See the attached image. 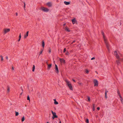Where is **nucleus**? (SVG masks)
<instances>
[{
  "label": "nucleus",
  "mask_w": 123,
  "mask_h": 123,
  "mask_svg": "<svg viewBox=\"0 0 123 123\" xmlns=\"http://www.w3.org/2000/svg\"><path fill=\"white\" fill-rule=\"evenodd\" d=\"M72 21L73 24H74L77 23V21L75 18H74L72 20Z\"/></svg>",
  "instance_id": "obj_14"
},
{
  "label": "nucleus",
  "mask_w": 123,
  "mask_h": 123,
  "mask_svg": "<svg viewBox=\"0 0 123 123\" xmlns=\"http://www.w3.org/2000/svg\"><path fill=\"white\" fill-rule=\"evenodd\" d=\"M66 51V48H64V50H63V52H65Z\"/></svg>",
  "instance_id": "obj_38"
},
{
  "label": "nucleus",
  "mask_w": 123,
  "mask_h": 123,
  "mask_svg": "<svg viewBox=\"0 0 123 123\" xmlns=\"http://www.w3.org/2000/svg\"><path fill=\"white\" fill-rule=\"evenodd\" d=\"M53 100L54 101V104L55 105H58V103L57 102L55 99H54Z\"/></svg>",
  "instance_id": "obj_16"
},
{
  "label": "nucleus",
  "mask_w": 123,
  "mask_h": 123,
  "mask_svg": "<svg viewBox=\"0 0 123 123\" xmlns=\"http://www.w3.org/2000/svg\"><path fill=\"white\" fill-rule=\"evenodd\" d=\"M103 39L104 40L105 42V43H106V44H107V41L106 40V37H105V36L103 33Z\"/></svg>",
  "instance_id": "obj_13"
},
{
  "label": "nucleus",
  "mask_w": 123,
  "mask_h": 123,
  "mask_svg": "<svg viewBox=\"0 0 123 123\" xmlns=\"http://www.w3.org/2000/svg\"><path fill=\"white\" fill-rule=\"evenodd\" d=\"M10 31V28H6L3 30V33L4 34H6L9 32Z\"/></svg>",
  "instance_id": "obj_5"
},
{
  "label": "nucleus",
  "mask_w": 123,
  "mask_h": 123,
  "mask_svg": "<svg viewBox=\"0 0 123 123\" xmlns=\"http://www.w3.org/2000/svg\"><path fill=\"white\" fill-rule=\"evenodd\" d=\"M25 117L24 116H23L21 118V120L22 122H23L25 120Z\"/></svg>",
  "instance_id": "obj_19"
},
{
  "label": "nucleus",
  "mask_w": 123,
  "mask_h": 123,
  "mask_svg": "<svg viewBox=\"0 0 123 123\" xmlns=\"http://www.w3.org/2000/svg\"><path fill=\"white\" fill-rule=\"evenodd\" d=\"M59 123H61V121H60Z\"/></svg>",
  "instance_id": "obj_45"
},
{
  "label": "nucleus",
  "mask_w": 123,
  "mask_h": 123,
  "mask_svg": "<svg viewBox=\"0 0 123 123\" xmlns=\"http://www.w3.org/2000/svg\"><path fill=\"white\" fill-rule=\"evenodd\" d=\"M46 123H49L48 122H47Z\"/></svg>",
  "instance_id": "obj_47"
},
{
  "label": "nucleus",
  "mask_w": 123,
  "mask_h": 123,
  "mask_svg": "<svg viewBox=\"0 0 123 123\" xmlns=\"http://www.w3.org/2000/svg\"><path fill=\"white\" fill-rule=\"evenodd\" d=\"M10 88L9 87H8L7 88V91L8 92H10Z\"/></svg>",
  "instance_id": "obj_27"
},
{
  "label": "nucleus",
  "mask_w": 123,
  "mask_h": 123,
  "mask_svg": "<svg viewBox=\"0 0 123 123\" xmlns=\"http://www.w3.org/2000/svg\"><path fill=\"white\" fill-rule=\"evenodd\" d=\"M65 24H64L63 25L64 26H65Z\"/></svg>",
  "instance_id": "obj_44"
},
{
  "label": "nucleus",
  "mask_w": 123,
  "mask_h": 123,
  "mask_svg": "<svg viewBox=\"0 0 123 123\" xmlns=\"http://www.w3.org/2000/svg\"><path fill=\"white\" fill-rule=\"evenodd\" d=\"M94 59V58H92L91 60H93V59Z\"/></svg>",
  "instance_id": "obj_41"
},
{
  "label": "nucleus",
  "mask_w": 123,
  "mask_h": 123,
  "mask_svg": "<svg viewBox=\"0 0 123 123\" xmlns=\"http://www.w3.org/2000/svg\"><path fill=\"white\" fill-rule=\"evenodd\" d=\"M51 51V49L50 48H49L48 50V52L49 53H50Z\"/></svg>",
  "instance_id": "obj_30"
},
{
  "label": "nucleus",
  "mask_w": 123,
  "mask_h": 123,
  "mask_svg": "<svg viewBox=\"0 0 123 123\" xmlns=\"http://www.w3.org/2000/svg\"><path fill=\"white\" fill-rule=\"evenodd\" d=\"M97 109L99 111L100 110V108L99 107H97Z\"/></svg>",
  "instance_id": "obj_37"
},
{
  "label": "nucleus",
  "mask_w": 123,
  "mask_h": 123,
  "mask_svg": "<svg viewBox=\"0 0 123 123\" xmlns=\"http://www.w3.org/2000/svg\"><path fill=\"white\" fill-rule=\"evenodd\" d=\"M60 61L61 65L64 64L65 63V60L63 59H60Z\"/></svg>",
  "instance_id": "obj_9"
},
{
  "label": "nucleus",
  "mask_w": 123,
  "mask_h": 123,
  "mask_svg": "<svg viewBox=\"0 0 123 123\" xmlns=\"http://www.w3.org/2000/svg\"><path fill=\"white\" fill-rule=\"evenodd\" d=\"M27 100H29V101H30V98L29 96H28L27 97Z\"/></svg>",
  "instance_id": "obj_34"
},
{
  "label": "nucleus",
  "mask_w": 123,
  "mask_h": 123,
  "mask_svg": "<svg viewBox=\"0 0 123 123\" xmlns=\"http://www.w3.org/2000/svg\"><path fill=\"white\" fill-rule=\"evenodd\" d=\"M15 15L16 16H17L18 15V13L17 12H16L15 13Z\"/></svg>",
  "instance_id": "obj_36"
},
{
  "label": "nucleus",
  "mask_w": 123,
  "mask_h": 123,
  "mask_svg": "<svg viewBox=\"0 0 123 123\" xmlns=\"http://www.w3.org/2000/svg\"><path fill=\"white\" fill-rule=\"evenodd\" d=\"M87 101L88 102H90V99L89 97L88 96L87 97Z\"/></svg>",
  "instance_id": "obj_24"
},
{
  "label": "nucleus",
  "mask_w": 123,
  "mask_h": 123,
  "mask_svg": "<svg viewBox=\"0 0 123 123\" xmlns=\"http://www.w3.org/2000/svg\"><path fill=\"white\" fill-rule=\"evenodd\" d=\"M85 122L86 123H89V120L88 119H86Z\"/></svg>",
  "instance_id": "obj_26"
},
{
  "label": "nucleus",
  "mask_w": 123,
  "mask_h": 123,
  "mask_svg": "<svg viewBox=\"0 0 123 123\" xmlns=\"http://www.w3.org/2000/svg\"><path fill=\"white\" fill-rule=\"evenodd\" d=\"M44 45H45V43H44V42L43 41H42V46L43 48H43L44 47Z\"/></svg>",
  "instance_id": "obj_18"
},
{
  "label": "nucleus",
  "mask_w": 123,
  "mask_h": 123,
  "mask_svg": "<svg viewBox=\"0 0 123 123\" xmlns=\"http://www.w3.org/2000/svg\"><path fill=\"white\" fill-rule=\"evenodd\" d=\"M78 83L80 85V86L82 85V84L80 82H78Z\"/></svg>",
  "instance_id": "obj_31"
},
{
  "label": "nucleus",
  "mask_w": 123,
  "mask_h": 123,
  "mask_svg": "<svg viewBox=\"0 0 123 123\" xmlns=\"http://www.w3.org/2000/svg\"><path fill=\"white\" fill-rule=\"evenodd\" d=\"M53 115V116L58 117L56 115V113L55 112H53L52 111H51Z\"/></svg>",
  "instance_id": "obj_15"
},
{
  "label": "nucleus",
  "mask_w": 123,
  "mask_h": 123,
  "mask_svg": "<svg viewBox=\"0 0 123 123\" xmlns=\"http://www.w3.org/2000/svg\"><path fill=\"white\" fill-rule=\"evenodd\" d=\"M52 3L51 2H48L46 4V5L48 7H51L52 6Z\"/></svg>",
  "instance_id": "obj_10"
},
{
  "label": "nucleus",
  "mask_w": 123,
  "mask_h": 123,
  "mask_svg": "<svg viewBox=\"0 0 123 123\" xmlns=\"http://www.w3.org/2000/svg\"><path fill=\"white\" fill-rule=\"evenodd\" d=\"M40 9L42 11L46 12H48L49 11V9L48 8L44 6L41 7Z\"/></svg>",
  "instance_id": "obj_2"
},
{
  "label": "nucleus",
  "mask_w": 123,
  "mask_h": 123,
  "mask_svg": "<svg viewBox=\"0 0 123 123\" xmlns=\"http://www.w3.org/2000/svg\"><path fill=\"white\" fill-rule=\"evenodd\" d=\"M75 42V41H73V42L71 43V44H72L74 42Z\"/></svg>",
  "instance_id": "obj_42"
},
{
  "label": "nucleus",
  "mask_w": 123,
  "mask_h": 123,
  "mask_svg": "<svg viewBox=\"0 0 123 123\" xmlns=\"http://www.w3.org/2000/svg\"><path fill=\"white\" fill-rule=\"evenodd\" d=\"M58 117H54V116H52V118L53 119H54L55 118H57Z\"/></svg>",
  "instance_id": "obj_32"
},
{
  "label": "nucleus",
  "mask_w": 123,
  "mask_h": 123,
  "mask_svg": "<svg viewBox=\"0 0 123 123\" xmlns=\"http://www.w3.org/2000/svg\"><path fill=\"white\" fill-rule=\"evenodd\" d=\"M35 67L34 65H33V66L32 71L34 72V71L35 69Z\"/></svg>",
  "instance_id": "obj_22"
},
{
  "label": "nucleus",
  "mask_w": 123,
  "mask_h": 123,
  "mask_svg": "<svg viewBox=\"0 0 123 123\" xmlns=\"http://www.w3.org/2000/svg\"><path fill=\"white\" fill-rule=\"evenodd\" d=\"M65 30L68 32H69L71 31V30L70 29L68 28L67 26H66L64 28Z\"/></svg>",
  "instance_id": "obj_11"
},
{
  "label": "nucleus",
  "mask_w": 123,
  "mask_h": 123,
  "mask_svg": "<svg viewBox=\"0 0 123 123\" xmlns=\"http://www.w3.org/2000/svg\"><path fill=\"white\" fill-rule=\"evenodd\" d=\"M22 94V93H21V94H20L21 95Z\"/></svg>",
  "instance_id": "obj_46"
},
{
  "label": "nucleus",
  "mask_w": 123,
  "mask_h": 123,
  "mask_svg": "<svg viewBox=\"0 0 123 123\" xmlns=\"http://www.w3.org/2000/svg\"><path fill=\"white\" fill-rule=\"evenodd\" d=\"M92 109L93 111H94L95 110V105L94 104L92 105Z\"/></svg>",
  "instance_id": "obj_23"
},
{
  "label": "nucleus",
  "mask_w": 123,
  "mask_h": 123,
  "mask_svg": "<svg viewBox=\"0 0 123 123\" xmlns=\"http://www.w3.org/2000/svg\"><path fill=\"white\" fill-rule=\"evenodd\" d=\"M120 60H121V61L123 62V58H122Z\"/></svg>",
  "instance_id": "obj_39"
},
{
  "label": "nucleus",
  "mask_w": 123,
  "mask_h": 123,
  "mask_svg": "<svg viewBox=\"0 0 123 123\" xmlns=\"http://www.w3.org/2000/svg\"><path fill=\"white\" fill-rule=\"evenodd\" d=\"M55 71L57 74L59 72L58 67L57 65L55 64Z\"/></svg>",
  "instance_id": "obj_8"
},
{
  "label": "nucleus",
  "mask_w": 123,
  "mask_h": 123,
  "mask_svg": "<svg viewBox=\"0 0 123 123\" xmlns=\"http://www.w3.org/2000/svg\"><path fill=\"white\" fill-rule=\"evenodd\" d=\"M93 82L94 84V86L97 87L98 85V81L94 79L93 80Z\"/></svg>",
  "instance_id": "obj_6"
},
{
  "label": "nucleus",
  "mask_w": 123,
  "mask_h": 123,
  "mask_svg": "<svg viewBox=\"0 0 123 123\" xmlns=\"http://www.w3.org/2000/svg\"><path fill=\"white\" fill-rule=\"evenodd\" d=\"M65 54L66 55H68L69 54V53L68 52H66L65 53Z\"/></svg>",
  "instance_id": "obj_33"
},
{
  "label": "nucleus",
  "mask_w": 123,
  "mask_h": 123,
  "mask_svg": "<svg viewBox=\"0 0 123 123\" xmlns=\"http://www.w3.org/2000/svg\"><path fill=\"white\" fill-rule=\"evenodd\" d=\"M46 64L47 65V69L48 70H49L52 67V64L51 63H49L48 62H46Z\"/></svg>",
  "instance_id": "obj_7"
},
{
  "label": "nucleus",
  "mask_w": 123,
  "mask_h": 123,
  "mask_svg": "<svg viewBox=\"0 0 123 123\" xmlns=\"http://www.w3.org/2000/svg\"><path fill=\"white\" fill-rule=\"evenodd\" d=\"M117 96H119L121 102L122 104H123V99L121 95L120 92L119 90L117 91Z\"/></svg>",
  "instance_id": "obj_3"
},
{
  "label": "nucleus",
  "mask_w": 123,
  "mask_h": 123,
  "mask_svg": "<svg viewBox=\"0 0 123 123\" xmlns=\"http://www.w3.org/2000/svg\"><path fill=\"white\" fill-rule=\"evenodd\" d=\"M106 96V92L105 93V96Z\"/></svg>",
  "instance_id": "obj_43"
},
{
  "label": "nucleus",
  "mask_w": 123,
  "mask_h": 123,
  "mask_svg": "<svg viewBox=\"0 0 123 123\" xmlns=\"http://www.w3.org/2000/svg\"><path fill=\"white\" fill-rule=\"evenodd\" d=\"M85 72H86V73L88 74L89 72V71L88 69H86L85 70Z\"/></svg>",
  "instance_id": "obj_25"
},
{
  "label": "nucleus",
  "mask_w": 123,
  "mask_h": 123,
  "mask_svg": "<svg viewBox=\"0 0 123 123\" xmlns=\"http://www.w3.org/2000/svg\"><path fill=\"white\" fill-rule=\"evenodd\" d=\"M43 49H42L40 51V52H39V55L41 54L42 53Z\"/></svg>",
  "instance_id": "obj_29"
},
{
  "label": "nucleus",
  "mask_w": 123,
  "mask_h": 123,
  "mask_svg": "<svg viewBox=\"0 0 123 123\" xmlns=\"http://www.w3.org/2000/svg\"><path fill=\"white\" fill-rule=\"evenodd\" d=\"M64 3L66 5H69L70 4V2H68L65 1H64Z\"/></svg>",
  "instance_id": "obj_17"
},
{
  "label": "nucleus",
  "mask_w": 123,
  "mask_h": 123,
  "mask_svg": "<svg viewBox=\"0 0 123 123\" xmlns=\"http://www.w3.org/2000/svg\"><path fill=\"white\" fill-rule=\"evenodd\" d=\"M29 31L27 32L25 34L24 36V37L25 39L28 36Z\"/></svg>",
  "instance_id": "obj_12"
},
{
  "label": "nucleus",
  "mask_w": 123,
  "mask_h": 123,
  "mask_svg": "<svg viewBox=\"0 0 123 123\" xmlns=\"http://www.w3.org/2000/svg\"><path fill=\"white\" fill-rule=\"evenodd\" d=\"M73 81L74 82H75V80L74 79H73Z\"/></svg>",
  "instance_id": "obj_40"
},
{
  "label": "nucleus",
  "mask_w": 123,
  "mask_h": 123,
  "mask_svg": "<svg viewBox=\"0 0 123 123\" xmlns=\"http://www.w3.org/2000/svg\"><path fill=\"white\" fill-rule=\"evenodd\" d=\"M15 115L16 116H17L19 114V113L18 112L15 111Z\"/></svg>",
  "instance_id": "obj_20"
},
{
  "label": "nucleus",
  "mask_w": 123,
  "mask_h": 123,
  "mask_svg": "<svg viewBox=\"0 0 123 123\" xmlns=\"http://www.w3.org/2000/svg\"><path fill=\"white\" fill-rule=\"evenodd\" d=\"M116 62L118 64L119 63V60H118L117 61H116Z\"/></svg>",
  "instance_id": "obj_35"
},
{
  "label": "nucleus",
  "mask_w": 123,
  "mask_h": 123,
  "mask_svg": "<svg viewBox=\"0 0 123 123\" xmlns=\"http://www.w3.org/2000/svg\"><path fill=\"white\" fill-rule=\"evenodd\" d=\"M65 82L66 83V85L68 87L69 89L71 91H73V87L70 81L66 80H65Z\"/></svg>",
  "instance_id": "obj_1"
},
{
  "label": "nucleus",
  "mask_w": 123,
  "mask_h": 123,
  "mask_svg": "<svg viewBox=\"0 0 123 123\" xmlns=\"http://www.w3.org/2000/svg\"><path fill=\"white\" fill-rule=\"evenodd\" d=\"M18 37H19V39L18 40V41L19 42L21 38V34L20 33V34H19V36Z\"/></svg>",
  "instance_id": "obj_21"
},
{
  "label": "nucleus",
  "mask_w": 123,
  "mask_h": 123,
  "mask_svg": "<svg viewBox=\"0 0 123 123\" xmlns=\"http://www.w3.org/2000/svg\"><path fill=\"white\" fill-rule=\"evenodd\" d=\"M0 57L1 59V61H3V57L1 55L0 56Z\"/></svg>",
  "instance_id": "obj_28"
},
{
  "label": "nucleus",
  "mask_w": 123,
  "mask_h": 123,
  "mask_svg": "<svg viewBox=\"0 0 123 123\" xmlns=\"http://www.w3.org/2000/svg\"><path fill=\"white\" fill-rule=\"evenodd\" d=\"M113 54L115 56L116 58H117L118 59H119V56L118 55V54H119L120 53L119 52H118L116 51H115L113 52Z\"/></svg>",
  "instance_id": "obj_4"
}]
</instances>
